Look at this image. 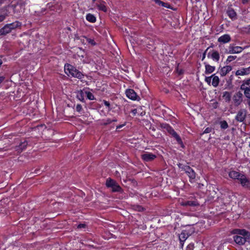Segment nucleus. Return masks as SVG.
<instances>
[{
    "instance_id": "nucleus-1",
    "label": "nucleus",
    "mask_w": 250,
    "mask_h": 250,
    "mask_svg": "<svg viewBox=\"0 0 250 250\" xmlns=\"http://www.w3.org/2000/svg\"><path fill=\"white\" fill-rule=\"evenodd\" d=\"M64 71L68 76H71L79 79H82L83 77V74L80 71L69 64H65Z\"/></svg>"
},
{
    "instance_id": "nucleus-2",
    "label": "nucleus",
    "mask_w": 250,
    "mask_h": 250,
    "mask_svg": "<svg viewBox=\"0 0 250 250\" xmlns=\"http://www.w3.org/2000/svg\"><path fill=\"white\" fill-rule=\"evenodd\" d=\"M161 127L167 131L182 147H184V144L181 137L169 125L161 124Z\"/></svg>"
},
{
    "instance_id": "nucleus-3",
    "label": "nucleus",
    "mask_w": 250,
    "mask_h": 250,
    "mask_svg": "<svg viewBox=\"0 0 250 250\" xmlns=\"http://www.w3.org/2000/svg\"><path fill=\"white\" fill-rule=\"evenodd\" d=\"M106 186L108 188H111V190L113 192H121L122 191L121 187L115 181L111 178L107 179L106 181Z\"/></svg>"
},
{
    "instance_id": "nucleus-4",
    "label": "nucleus",
    "mask_w": 250,
    "mask_h": 250,
    "mask_svg": "<svg viewBox=\"0 0 250 250\" xmlns=\"http://www.w3.org/2000/svg\"><path fill=\"white\" fill-rule=\"evenodd\" d=\"M243 95L239 91L234 93L232 97V102L235 106H238L243 102Z\"/></svg>"
},
{
    "instance_id": "nucleus-5",
    "label": "nucleus",
    "mask_w": 250,
    "mask_h": 250,
    "mask_svg": "<svg viewBox=\"0 0 250 250\" xmlns=\"http://www.w3.org/2000/svg\"><path fill=\"white\" fill-rule=\"evenodd\" d=\"M247 110L245 109H239L235 116V119L239 122H243L246 118Z\"/></svg>"
},
{
    "instance_id": "nucleus-6",
    "label": "nucleus",
    "mask_w": 250,
    "mask_h": 250,
    "mask_svg": "<svg viewBox=\"0 0 250 250\" xmlns=\"http://www.w3.org/2000/svg\"><path fill=\"white\" fill-rule=\"evenodd\" d=\"M228 53L229 54L240 53L243 50V48L241 46H235L234 44H230L229 48Z\"/></svg>"
},
{
    "instance_id": "nucleus-7",
    "label": "nucleus",
    "mask_w": 250,
    "mask_h": 250,
    "mask_svg": "<svg viewBox=\"0 0 250 250\" xmlns=\"http://www.w3.org/2000/svg\"><path fill=\"white\" fill-rule=\"evenodd\" d=\"M125 94L126 96L131 100L139 101L140 99L133 89H127L125 91Z\"/></svg>"
},
{
    "instance_id": "nucleus-8",
    "label": "nucleus",
    "mask_w": 250,
    "mask_h": 250,
    "mask_svg": "<svg viewBox=\"0 0 250 250\" xmlns=\"http://www.w3.org/2000/svg\"><path fill=\"white\" fill-rule=\"evenodd\" d=\"M181 206L185 207H195L199 205V203L196 200L193 201L191 200H183L180 202Z\"/></svg>"
},
{
    "instance_id": "nucleus-9",
    "label": "nucleus",
    "mask_w": 250,
    "mask_h": 250,
    "mask_svg": "<svg viewBox=\"0 0 250 250\" xmlns=\"http://www.w3.org/2000/svg\"><path fill=\"white\" fill-rule=\"evenodd\" d=\"M141 156V158L145 162L152 161L156 158V155L148 152H146L142 154Z\"/></svg>"
},
{
    "instance_id": "nucleus-10",
    "label": "nucleus",
    "mask_w": 250,
    "mask_h": 250,
    "mask_svg": "<svg viewBox=\"0 0 250 250\" xmlns=\"http://www.w3.org/2000/svg\"><path fill=\"white\" fill-rule=\"evenodd\" d=\"M238 180L243 187L246 188L250 187V180L245 175L242 174Z\"/></svg>"
},
{
    "instance_id": "nucleus-11",
    "label": "nucleus",
    "mask_w": 250,
    "mask_h": 250,
    "mask_svg": "<svg viewBox=\"0 0 250 250\" xmlns=\"http://www.w3.org/2000/svg\"><path fill=\"white\" fill-rule=\"evenodd\" d=\"M27 145L28 142L25 140L23 142H21L19 146H16L15 147V149L18 153H20L26 149Z\"/></svg>"
},
{
    "instance_id": "nucleus-12",
    "label": "nucleus",
    "mask_w": 250,
    "mask_h": 250,
    "mask_svg": "<svg viewBox=\"0 0 250 250\" xmlns=\"http://www.w3.org/2000/svg\"><path fill=\"white\" fill-rule=\"evenodd\" d=\"M250 74V66L247 68H241L240 69H238L235 72V75L236 76L238 75H247Z\"/></svg>"
},
{
    "instance_id": "nucleus-13",
    "label": "nucleus",
    "mask_w": 250,
    "mask_h": 250,
    "mask_svg": "<svg viewBox=\"0 0 250 250\" xmlns=\"http://www.w3.org/2000/svg\"><path fill=\"white\" fill-rule=\"evenodd\" d=\"M185 171L187 174L190 179L193 180L195 178V172L189 166L186 167V168H185Z\"/></svg>"
},
{
    "instance_id": "nucleus-14",
    "label": "nucleus",
    "mask_w": 250,
    "mask_h": 250,
    "mask_svg": "<svg viewBox=\"0 0 250 250\" xmlns=\"http://www.w3.org/2000/svg\"><path fill=\"white\" fill-rule=\"evenodd\" d=\"M231 38L229 34H225L218 39V42L223 44L229 42Z\"/></svg>"
},
{
    "instance_id": "nucleus-15",
    "label": "nucleus",
    "mask_w": 250,
    "mask_h": 250,
    "mask_svg": "<svg viewBox=\"0 0 250 250\" xmlns=\"http://www.w3.org/2000/svg\"><path fill=\"white\" fill-rule=\"evenodd\" d=\"M234 241L238 244L242 245L246 242V238L242 236L235 235L233 236Z\"/></svg>"
},
{
    "instance_id": "nucleus-16",
    "label": "nucleus",
    "mask_w": 250,
    "mask_h": 250,
    "mask_svg": "<svg viewBox=\"0 0 250 250\" xmlns=\"http://www.w3.org/2000/svg\"><path fill=\"white\" fill-rule=\"evenodd\" d=\"M232 70V67L229 65H227L222 67L220 71V75L222 77L226 76L228 73H229Z\"/></svg>"
},
{
    "instance_id": "nucleus-17",
    "label": "nucleus",
    "mask_w": 250,
    "mask_h": 250,
    "mask_svg": "<svg viewBox=\"0 0 250 250\" xmlns=\"http://www.w3.org/2000/svg\"><path fill=\"white\" fill-rule=\"evenodd\" d=\"M240 89L244 91V94L245 97L250 99V87L245 86L244 84H241Z\"/></svg>"
},
{
    "instance_id": "nucleus-18",
    "label": "nucleus",
    "mask_w": 250,
    "mask_h": 250,
    "mask_svg": "<svg viewBox=\"0 0 250 250\" xmlns=\"http://www.w3.org/2000/svg\"><path fill=\"white\" fill-rule=\"evenodd\" d=\"M9 26L8 24H6L3 28L0 29V36L5 35L11 32Z\"/></svg>"
},
{
    "instance_id": "nucleus-19",
    "label": "nucleus",
    "mask_w": 250,
    "mask_h": 250,
    "mask_svg": "<svg viewBox=\"0 0 250 250\" xmlns=\"http://www.w3.org/2000/svg\"><path fill=\"white\" fill-rule=\"evenodd\" d=\"M242 174L235 171H231L229 172V177L233 179L238 180Z\"/></svg>"
},
{
    "instance_id": "nucleus-20",
    "label": "nucleus",
    "mask_w": 250,
    "mask_h": 250,
    "mask_svg": "<svg viewBox=\"0 0 250 250\" xmlns=\"http://www.w3.org/2000/svg\"><path fill=\"white\" fill-rule=\"evenodd\" d=\"M211 84L214 87H217L219 83L220 80L218 76H215V74L211 75Z\"/></svg>"
},
{
    "instance_id": "nucleus-21",
    "label": "nucleus",
    "mask_w": 250,
    "mask_h": 250,
    "mask_svg": "<svg viewBox=\"0 0 250 250\" xmlns=\"http://www.w3.org/2000/svg\"><path fill=\"white\" fill-rule=\"evenodd\" d=\"M215 66H211L208 64H205V73L210 74L215 70Z\"/></svg>"
},
{
    "instance_id": "nucleus-22",
    "label": "nucleus",
    "mask_w": 250,
    "mask_h": 250,
    "mask_svg": "<svg viewBox=\"0 0 250 250\" xmlns=\"http://www.w3.org/2000/svg\"><path fill=\"white\" fill-rule=\"evenodd\" d=\"M86 20L89 22L94 23L96 21V18L94 15L88 13L86 16Z\"/></svg>"
},
{
    "instance_id": "nucleus-23",
    "label": "nucleus",
    "mask_w": 250,
    "mask_h": 250,
    "mask_svg": "<svg viewBox=\"0 0 250 250\" xmlns=\"http://www.w3.org/2000/svg\"><path fill=\"white\" fill-rule=\"evenodd\" d=\"M9 26L10 29L11 30L16 29L17 27H20L21 25V23L19 22V21H16L14 22H13L12 23L7 24Z\"/></svg>"
},
{
    "instance_id": "nucleus-24",
    "label": "nucleus",
    "mask_w": 250,
    "mask_h": 250,
    "mask_svg": "<svg viewBox=\"0 0 250 250\" xmlns=\"http://www.w3.org/2000/svg\"><path fill=\"white\" fill-rule=\"evenodd\" d=\"M223 98L225 99L226 102H229L231 100V94L228 91H225L223 93Z\"/></svg>"
},
{
    "instance_id": "nucleus-25",
    "label": "nucleus",
    "mask_w": 250,
    "mask_h": 250,
    "mask_svg": "<svg viewBox=\"0 0 250 250\" xmlns=\"http://www.w3.org/2000/svg\"><path fill=\"white\" fill-rule=\"evenodd\" d=\"M227 14L229 17L231 19H236V14L233 9H230L228 10L227 11Z\"/></svg>"
},
{
    "instance_id": "nucleus-26",
    "label": "nucleus",
    "mask_w": 250,
    "mask_h": 250,
    "mask_svg": "<svg viewBox=\"0 0 250 250\" xmlns=\"http://www.w3.org/2000/svg\"><path fill=\"white\" fill-rule=\"evenodd\" d=\"M211 58L213 60L218 62L220 59V55L219 53L217 51H213L212 54H211Z\"/></svg>"
},
{
    "instance_id": "nucleus-27",
    "label": "nucleus",
    "mask_w": 250,
    "mask_h": 250,
    "mask_svg": "<svg viewBox=\"0 0 250 250\" xmlns=\"http://www.w3.org/2000/svg\"><path fill=\"white\" fill-rule=\"evenodd\" d=\"M235 231L236 233L239 234L244 237L247 236L248 234V232L245 229H236Z\"/></svg>"
},
{
    "instance_id": "nucleus-28",
    "label": "nucleus",
    "mask_w": 250,
    "mask_h": 250,
    "mask_svg": "<svg viewBox=\"0 0 250 250\" xmlns=\"http://www.w3.org/2000/svg\"><path fill=\"white\" fill-rule=\"evenodd\" d=\"M77 97L80 101H81L82 102H83V101L84 100L83 92L82 90L79 91L78 93Z\"/></svg>"
},
{
    "instance_id": "nucleus-29",
    "label": "nucleus",
    "mask_w": 250,
    "mask_h": 250,
    "mask_svg": "<svg viewBox=\"0 0 250 250\" xmlns=\"http://www.w3.org/2000/svg\"><path fill=\"white\" fill-rule=\"evenodd\" d=\"M97 7L98 9L101 11H103L104 12H106L107 11V8L104 4H103L102 3L98 4H97Z\"/></svg>"
},
{
    "instance_id": "nucleus-30",
    "label": "nucleus",
    "mask_w": 250,
    "mask_h": 250,
    "mask_svg": "<svg viewBox=\"0 0 250 250\" xmlns=\"http://www.w3.org/2000/svg\"><path fill=\"white\" fill-rule=\"evenodd\" d=\"M85 94L86 95L87 98L90 100H93L95 98L93 94L89 91H85Z\"/></svg>"
},
{
    "instance_id": "nucleus-31",
    "label": "nucleus",
    "mask_w": 250,
    "mask_h": 250,
    "mask_svg": "<svg viewBox=\"0 0 250 250\" xmlns=\"http://www.w3.org/2000/svg\"><path fill=\"white\" fill-rule=\"evenodd\" d=\"M221 127L222 129H226L229 127L228 124L226 121H221L220 122Z\"/></svg>"
},
{
    "instance_id": "nucleus-32",
    "label": "nucleus",
    "mask_w": 250,
    "mask_h": 250,
    "mask_svg": "<svg viewBox=\"0 0 250 250\" xmlns=\"http://www.w3.org/2000/svg\"><path fill=\"white\" fill-rule=\"evenodd\" d=\"M236 58V56H228V57L226 61V63L227 64H228L229 62H230L231 61L234 60Z\"/></svg>"
},
{
    "instance_id": "nucleus-33",
    "label": "nucleus",
    "mask_w": 250,
    "mask_h": 250,
    "mask_svg": "<svg viewBox=\"0 0 250 250\" xmlns=\"http://www.w3.org/2000/svg\"><path fill=\"white\" fill-rule=\"evenodd\" d=\"M242 84H244L245 86L250 87V78L244 81Z\"/></svg>"
},
{
    "instance_id": "nucleus-34",
    "label": "nucleus",
    "mask_w": 250,
    "mask_h": 250,
    "mask_svg": "<svg viewBox=\"0 0 250 250\" xmlns=\"http://www.w3.org/2000/svg\"><path fill=\"white\" fill-rule=\"evenodd\" d=\"M242 31L247 34H250V25L243 28Z\"/></svg>"
},
{
    "instance_id": "nucleus-35",
    "label": "nucleus",
    "mask_w": 250,
    "mask_h": 250,
    "mask_svg": "<svg viewBox=\"0 0 250 250\" xmlns=\"http://www.w3.org/2000/svg\"><path fill=\"white\" fill-rule=\"evenodd\" d=\"M187 237L186 236V234L185 233H182L179 236V239L181 241H184L187 239Z\"/></svg>"
},
{
    "instance_id": "nucleus-36",
    "label": "nucleus",
    "mask_w": 250,
    "mask_h": 250,
    "mask_svg": "<svg viewBox=\"0 0 250 250\" xmlns=\"http://www.w3.org/2000/svg\"><path fill=\"white\" fill-rule=\"evenodd\" d=\"M113 122H117V120L116 119L111 120L110 119H108L106 120V122L105 123H103V124L104 125H107L110 124V123H111Z\"/></svg>"
},
{
    "instance_id": "nucleus-37",
    "label": "nucleus",
    "mask_w": 250,
    "mask_h": 250,
    "mask_svg": "<svg viewBox=\"0 0 250 250\" xmlns=\"http://www.w3.org/2000/svg\"><path fill=\"white\" fill-rule=\"evenodd\" d=\"M103 103L104 104V105L106 106L108 108V110L111 109L110 104L109 102L106 101L105 100H104Z\"/></svg>"
},
{
    "instance_id": "nucleus-38",
    "label": "nucleus",
    "mask_w": 250,
    "mask_h": 250,
    "mask_svg": "<svg viewBox=\"0 0 250 250\" xmlns=\"http://www.w3.org/2000/svg\"><path fill=\"white\" fill-rule=\"evenodd\" d=\"M178 167L182 169V170H183L185 171V168H186V167H188V166H186L184 165L181 163H179L178 164Z\"/></svg>"
},
{
    "instance_id": "nucleus-39",
    "label": "nucleus",
    "mask_w": 250,
    "mask_h": 250,
    "mask_svg": "<svg viewBox=\"0 0 250 250\" xmlns=\"http://www.w3.org/2000/svg\"><path fill=\"white\" fill-rule=\"evenodd\" d=\"M82 109V106L80 104H78L76 107V110L78 112H80Z\"/></svg>"
},
{
    "instance_id": "nucleus-40",
    "label": "nucleus",
    "mask_w": 250,
    "mask_h": 250,
    "mask_svg": "<svg viewBox=\"0 0 250 250\" xmlns=\"http://www.w3.org/2000/svg\"><path fill=\"white\" fill-rule=\"evenodd\" d=\"M161 5L162 6H163V7L168 8H171L170 5L168 4L167 3H165V2H164L162 1Z\"/></svg>"
},
{
    "instance_id": "nucleus-41",
    "label": "nucleus",
    "mask_w": 250,
    "mask_h": 250,
    "mask_svg": "<svg viewBox=\"0 0 250 250\" xmlns=\"http://www.w3.org/2000/svg\"><path fill=\"white\" fill-rule=\"evenodd\" d=\"M205 81L209 84H210L211 81V76L210 77H206Z\"/></svg>"
},
{
    "instance_id": "nucleus-42",
    "label": "nucleus",
    "mask_w": 250,
    "mask_h": 250,
    "mask_svg": "<svg viewBox=\"0 0 250 250\" xmlns=\"http://www.w3.org/2000/svg\"><path fill=\"white\" fill-rule=\"evenodd\" d=\"M211 127H207L205 129V130L204 131V133H210L211 131Z\"/></svg>"
},
{
    "instance_id": "nucleus-43",
    "label": "nucleus",
    "mask_w": 250,
    "mask_h": 250,
    "mask_svg": "<svg viewBox=\"0 0 250 250\" xmlns=\"http://www.w3.org/2000/svg\"><path fill=\"white\" fill-rule=\"evenodd\" d=\"M87 41H88V42L89 43L91 44L92 45H94L96 44L95 42H94V41L93 40H92V39H88Z\"/></svg>"
},
{
    "instance_id": "nucleus-44",
    "label": "nucleus",
    "mask_w": 250,
    "mask_h": 250,
    "mask_svg": "<svg viewBox=\"0 0 250 250\" xmlns=\"http://www.w3.org/2000/svg\"><path fill=\"white\" fill-rule=\"evenodd\" d=\"M85 227H86L85 224H79L77 228L78 229H82V228H85Z\"/></svg>"
},
{
    "instance_id": "nucleus-45",
    "label": "nucleus",
    "mask_w": 250,
    "mask_h": 250,
    "mask_svg": "<svg viewBox=\"0 0 250 250\" xmlns=\"http://www.w3.org/2000/svg\"><path fill=\"white\" fill-rule=\"evenodd\" d=\"M154 1L159 5H160L162 2L160 0H154Z\"/></svg>"
},
{
    "instance_id": "nucleus-46",
    "label": "nucleus",
    "mask_w": 250,
    "mask_h": 250,
    "mask_svg": "<svg viewBox=\"0 0 250 250\" xmlns=\"http://www.w3.org/2000/svg\"><path fill=\"white\" fill-rule=\"evenodd\" d=\"M5 19V16L3 15H0V22L2 21Z\"/></svg>"
},
{
    "instance_id": "nucleus-47",
    "label": "nucleus",
    "mask_w": 250,
    "mask_h": 250,
    "mask_svg": "<svg viewBox=\"0 0 250 250\" xmlns=\"http://www.w3.org/2000/svg\"><path fill=\"white\" fill-rule=\"evenodd\" d=\"M177 72L178 73V74L179 75H181L183 73V71L182 69H181L180 70H177Z\"/></svg>"
},
{
    "instance_id": "nucleus-48",
    "label": "nucleus",
    "mask_w": 250,
    "mask_h": 250,
    "mask_svg": "<svg viewBox=\"0 0 250 250\" xmlns=\"http://www.w3.org/2000/svg\"><path fill=\"white\" fill-rule=\"evenodd\" d=\"M249 0H242V3L243 4L247 3L249 1Z\"/></svg>"
},
{
    "instance_id": "nucleus-49",
    "label": "nucleus",
    "mask_w": 250,
    "mask_h": 250,
    "mask_svg": "<svg viewBox=\"0 0 250 250\" xmlns=\"http://www.w3.org/2000/svg\"><path fill=\"white\" fill-rule=\"evenodd\" d=\"M208 48L206 50V51L203 54L202 60H203L205 59V56H206V53L207 51L208 50Z\"/></svg>"
},
{
    "instance_id": "nucleus-50",
    "label": "nucleus",
    "mask_w": 250,
    "mask_h": 250,
    "mask_svg": "<svg viewBox=\"0 0 250 250\" xmlns=\"http://www.w3.org/2000/svg\"><path fill=\"white\" fill-rule=\"evenodd\" d=\"M4 78L3 77H0V83L4 80Z\"/></svg>"
},
{
    "instance_id": "nucleus-51",
    "label": "nucleus",
    "mask_w": 250,
    "mask_h": 250,
    "mask_svg": "<svg viewBox=\"0 0 250 250\" xmlns=\"http://www.w3.org/2000/svg\"><path fill=\"white\" fill-rule=\"evenodd\" d=\"M132 112H133V113L134 114H135L137 112V109H134L133 110H132Z\"/></svg>"
},
{
    "instance_id": "nucleus-52",
    "label": "nucleus",
    "mask_w": 250,
    "mask_h": 250,
    "mask_svg": "<svg viewBox=\"0 0 250 250\" xmlns=\"http://www.w3.org/2000/svg\"><path fill=\"white\" fill-rule=\"evenodd\" d=\"M248 104L250 106V100L248 101Z\"/></svg>"
},
{
    "instance_id": "nucleus-53",
    "label": "nucleus",
    "mask_w": 250,
    "mask_h": 250,
    "mask_svg": "<svg viewBox=\"0 0 250 250\" xmlns=\"http://www.w3.org/2000/svg\"><path fill=\"white\" fill-rule=\"evenodd\" d=\"M121 126H122L121 125H120V126H117V128H120Z\"/></svg>"
},
{
    "instance_id": "nucleus-54",
    "label": "nucleus",
    "mask_w": 250,
    "mask_h": 250,
    "mask_svg": "<svg viewBox=\"0 0 250 250\" xmlns=\"http://www.w3.org/2000/svg\"><path fill=\"white\" fill-rule=\"evenodd\" d=\"M208 57H209V53L208 54Z\"/></svg>"
},
{
    "instance_id": "nucleus-55",
    "label": "nucleus",
    "mask_w": 250,
    "mask_h": 250,
    "mask_svg": "<svg viewBox=\"0 0 250 250\" xmlns=\"http://www.w3.org/2000/svg\"><path fill=\"white\" fill-rule=\"evenodd\" d=\"M96 0H93V1L94 2V1H96Z\"/></svg>"
},
{
    "instance_id": "nucleus-56",
    "label": "nucleus",
    "mask_w": 250,
    "mask_h": 250,
    "mask_svg": "<svg viewBox=\"0 0 250 250\" xmlns=\"http://www.w3.org/2000/svg\"><path fill=\"white\" fill-rule=\"evenodd\" d=\"M249 146L250 147V145H249Z\"/></svg>"
}]
</instances>
